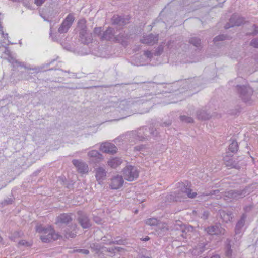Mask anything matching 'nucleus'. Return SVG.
Segmentation results:
<instances>
[{"label":"nucleus","mask_w":258,"mask_h":258,"mask_svg":"<svg viewBox=\"0 0 258 258\" xmlns=\"http://www.w3.org/2000/svg\"><path fill=\"white\" fill-rule=\"evenodd\" d=\"M36 231L43 234L41 236V239L43 242H48L52 240H55L60 237L58 234L55 233L54 229L51 227L44 229L41 226H38L36 227Z\"/></svg>","instance_id":"nucleus-1"},{"label":"nucleus","mask_w":258,"mask_h":258,"mask_svg":"<svg viewBox=\"0 0 258 258\" xmlns=\"http://www.w3.org/2000/svg\"><path fill=\"white\" fill-rule=\"evenodd\" d=\"M236 88L237 93L243 101L247 103L251 101L253 90L248 84L237 85Z\"/></svg>","instance_id":"nucleus-2"},{"label":"nucleus","mask_w":258,"mask_h":258,"mask_svg":"<svg viewBox=\"0 0 258 258\" xmlns=\"http://www.w3.org/2000/svg\"><path fill=\"white\" fill-rule=\"evenodd\" d=\"M252 192L251 187L250 186H246L243 189L239 190H230L226 191L225 196L227 198L238 200L245 197L246 196L250 194Z\"/></svg>","instance_id":"nucleus-3"},{"label":"nucleus","mask_w":258,"mask_h":258,"mask_svg":"<svg viewBox=\"0 0 258 258\" xmlns=\"http://www.w3.org/2000/svg\"><path fill=\"white\" fill-rule=\"evenodd\" d=\"M193 230V227L189 225L178 224V241H184L190 237V232Z\"/></svg>","instance_id":"nucleus-4"},{"label":"nucleus","mask_w":258,"mask_h":258,"mask_svg":"<svg viewBox=\"0 0 258 258\" xmlns=\"http://www.w3.org/2000/svg\"><path fill=\"white\" fill-rule=\"evenodd\" d=\"M123 175L126 180L132 181L138 178L139 172L135 167L129 166L124 169Z\"/></svg>","instance_id":"nucleus-5"},{"label":"nucleus","mask_w":258,"mask_h":258,"mask_svg":"<svg viewBox=\"0 0 258 258\" xmlns=\"http://www.w3.org/2000/svg\"><path fill=\"white\" fill-rule=\"evenodd\" d=\"M244 21V18L234 14L231 16L229 22L226 24L225 28L227 29L234 26H239L243 24Z\"/></svg>","instance_id":"nucleus-6"},{"label":"nucleus","mask_w":258,"mask_h":258,"mask_svg":"<svg viewBox=\"0 0 258 258\" xmlns=\"http://www.w3.org/2000/svg\"><path fill=\"white\" fill-rule=\"evenodd\" d=\"M205 231L209 235H224L225 230L222 228L220 224H216L215 225L209 226L205 228Z\"/></svg>","instance_id":"nucleus-7"},{"label":"nucleus","mask_w":258,"mask_h":258,"mask_svg":"<svg viewBox=\"0 0 258 258\" xmlns=\"http://www.w3.org/2000/svg\"><path fill=\"white\" fill-rule=\"evenodd\" d=\"M232 157V156L227 154L224 157L223 160L225 164L229 168H235L239 170L241 168V166L239 164V162L234 160Z\"/></svg>","instance_id":"nucleus-8"},{"label":"nucleus","mask_w":258,"mask_h":258,"mask_svg":"<svg viewBox=\"0 0 258 258\" xmlns=\"http://www.w3.org/2000/svg\"><path fill=\"white\" fill-rule=\"evenodd\" d=\"M247 215L245 213H243L240 218L237 222L235 227V233L236 235L240 234L242 233V228L245 224Z\"/></svg>","instance_id":"nucleus-9"},{"label":"nucleus","mask_w":258,"mask_h":258,"mask_svg":"<svg viewBox=\"0 0 258 258\" xmlns=\"http://www.w3.org/2000/svg\"><path fill=\"white\" fill-rule=\"evenodd\" d=\"M218 214L222 221L226 223L231 222L233 219V212L231 211L219 210Z\"/></svg>","instance_id":"nucleus-10"},{"label":"nucleus","mask_w":258,"mask_h":258,"mask_svg":"<svg viewBox=\"0 0 258 258\" xmlns=\"http://www.w3.org/2000/svg\"><path fill=\"white\" fill-rule=\"evenodd\" d=\"M73 163L77 168V171L81 173H87L88 172V165L81 161L78 160H73Z\"/></svg>","instance_id":"nucleus-11"},{"label":"nucleus","mask_w":258,"mask_h":258,"mask_svg":"<svg viewBox=\"0 0 258 258\" xmlns=\"http://www.w3.org/2000/svg\"><path fill=\"white\" fill-rule=\"evenodd\" d=\"M100 149L103 152L114 153L116 152L117 148L111 143H104L101 145Z\"/></svg>","instance_id":"nucleus-12"},{"label":"nucleus","mask_w":258,"mask_h":258,"mask_svg":"<svg viewBox=\"0 0 258 258\" xmlns=\"http://www.w3.org/2000/svg\"><path fill=\"white\" fill-rule=\"evenodd\" d=\"M123 184V180L120 176H117L111 179L110 187L112 189H117L121 187Z\"/></svg>","instance_id":"nucleus-13"},{"label":"nucleus","mask_w":258,"mask_h":258,"mask_svg":"<svg viewBox=\"0 0 258 258\" xmlns=\"http://www.w3.org/2000/svg\"><path fill=\"white\" fill-rule=\"evenodd\" d=\"M193 214L203 220H207L210 216V212L208 210H205L203 208L198 209L197 210H194L192 211Z\"/></svg>","instance_id":"nucleus-14"},{"label":"nucleus","mask_w":258,"mask_h":258,"mask_svg":"<svg viewBox=\"0 0 258 258\" xmlns=\"http://www.w3.org/2000/svg\"><path fill=\"white\" fill-rule=\"evenodd\" d=\"M158 40V36H154L152 34L149 35L144 37L142 40L141 42L143 43L149 45H152L157 43Z\"/></svg>","instance_id":"nucleus-15"},{"label":"nucleus","mask_w":258,"mask_h":258,"mask_svg":"<svg viewBox=\"0 0 258 258\" xmlns=\"http://www.w3.org/2000/svg\"><path fill=\"white\" fill-rule=\"evenodd\" d=\"M189 82V79L178 80V85L180 86V88H178V91H180V93L184 92L185 90L190 88Z\"/></svg>","instance_id":"nucleus-16"},{"label":"nucleus","mask_w":258,"mask_h":258,"mask_svg":"<svg viewBox=\"0 0 258 258\" xmlns=\"http://www.w3.org/2000/svg\"><path fill=\"white\" fill-rule=\"evenodd\" d=\"M238 144L236 140H233L228 147V151L226 152L227 155L233 156V154L236 153L238 149Z\"/></svg>","instance_id":"nucleus-17"},{"label":"nucleus","mask_w":258,"mask_h":258,"mask_svg":"<svg viewBox=\"0 0 258 258\" xmlns=\"http://www.w3.org/2000/svg\"><path fill=\"white\" fill-rule=\"evenodd\" d=\"M197 118L199 120H206L209 119L211 115L204 110H199L196 112Z\"/></svg>","instance_id":"nucleus-18"},{"label":"nucleus","mask_w":258,"mask_h":258,"mask_svg":"<svg viewBox=\"0 0 258 258\" xmlns=\"http://www.w3.org/2000/svg\"><path fill=\"white\" fill-rule=\"evenodd\" d=\"M206 245L204 243L198 244L192 250V254L197 256L201 254L206 249Z\"/></svg>","instance_id":"nucleus-19"},{"label":"nucleus","mask_w":258,"mask_h":258,"mask_svg":"<svg viewBox=\"0 0 258 258\" xmlns=\"http://www.w3.org/2000/svg\"><path fill=\"white\" fill-rule=\"evenodd\" d=\"M72 218L70 215L62 214L58 216L56 221V224L67 223L71 221Z\"/></svg>","instance_id":"nucleus-20"},{"label":"nucleus","mask_w":258,"mask_h":258,"mask_svg":"<svg viewBox=\"0 0 258 258\" xmlns=\"http://www.w3.org/2000/svg\"><path fill=\"white\" fill-rule=\"evenodd\" d=\"M189 43L199 50H201L202 48L201 40L198 37H194L190 38L189 40Z\"/></svg>","instance_id":"nucleus-21"},{"label":"nucleus","mask_w":258,"mask_h":258,"mask_svg":"<svg viewBox=\"0 0 258 258\" xmlns=\"http://www.w3.org/2000/svg\"><path fill=\"white\" fill-rule=\"evenodd\" d=\"M231 240L227 239L226 240V251H225V255L226 257L228 258H231L232 254L233 252V250L231 249V245L230 244Z\"/></svg>","instance_id":"nucleus-22"},{"label":"nucleus","mask_w":258,"mask_h":258,"mask_svg":"<svg viewBox=\"0 0 258 258\" xmlns=\"http://www.w3.org/2000/svg\"><path fill=\"white\" fill-rule=\"evenodd\" d=\"M106 175L105 170L102 168H98L96 169V177L98 181L103 179Z\"/></svg>","instance_id":"nucleus-23"},{"label":"nucleus","mask_w":258,"mask_h":258,"mask_svg":"<svg viewBox=\"0 0 258 258\" xmlns=\"http://www.w3.org/2000/svg\"><path fill=\"white\" fill-rule=\"evenodd\" d=\"M121 163L118 158H113L108 161V164L111 168H115Z\"/></svg>","instance_id":"nucleus-24"},{"label":"nucleus","mask_w":258,"mask_h":258,"mask_svg":"<svg viewBox=\"0 0 258 258\" xmlns=\"http://www.w3.org/2000/svg\"><path fill=\"white\" fill-rule=\"evenodd\" d=\"M75 20V18L73 14H69L65 18V19L62 22L64 23V24L68 25L69 27H71L74 21Z\"/></svg>","instance_id":"nucleus-25"},{"label":"nucleus","mask_w":258,"mask_h":258,"mask_svg":"<svg viewBox=\"0 0 258 258\" xmlns=\"http://www.w3.org/2000/svg\"><path fill=\"white\" fill-rule=\"evenodd\" d=\"M79 223L83 228H87L90 226L89 221L86 217L80 218Z\"/></svg>","instance_id":"nucleus-26"},{"label":"nucleus","mask_w":258,"mask_h":258,"mask_svg":"<svg viewBox=\"0 0 258 258\" xmlns=\"http://www.w3.org/2000/svg\"><path fill=\"white\" fill-rule=\"evenodd\" d=\"M189 187L190 186H188V183L187 182H178V188L182 193H185Z\"/></svg>","instance_id":"nucleus-27"},{"label":"nucleus","mask_w":258,"mask_h":258,"mask_svg":"<svg viewBox=\"0 0 258 258\" xmlns=\"http://www.w3.org/2000/svg\"><path fill=\"white\" fill-rule=\"evenodd\" d=\"M220 190L219 189L216 190H212L210 191V192H204L202 193L201 195H199L198 197L199 198H201L202 197L204 196H213V195H217L219 194Z\"/></svg>","instance_id":"nucleus-28"},{"label":"nucleus","mask_w":258,"mask_h":258,"mask_svg":"<svg viewBox=\"0 0 258 258\" xmlns=\"http://www.w3.org/2000/svg\"><path fill=\"white\" fill-rule=\"evenodd\" d=\"M88 155L90 157H94L97 159H101L102 155L96 150H92L89 152Z\"/></svg>","instance_id":"nucleus-29"},{"label":"nucleus","mask_w":258,"mask_h":258,"mask_svg":"<svg viewBox=\"0 0 258 258\" xmlns=\"http://www.w3.org/2000/svg\"><path fill=\"white\" fill-rule=\"evenodd\" d=\"M227 38V36L224 34H220L214 38L213 41L215 44L217 42L222 41L225 40Z\"/></svg>","instance_id":"nucleus-30"},{"label":"nucleus","mask_w":258,"mask_h":258,"mask_svg":"<svg viewBox=\"0 0 258 258\" xmlns=\"http://www.w3.org/2000/svg\"><path fill=\"white\" fill-rule=\"evenodd\" d=\"M180 120L184 122L187 123H191L194 122V119L191 117L182 115L180 116Z\"/></svg>","instance_id":"nucleus-31"},{"label":"nucleus","mask_w":258,"mask_h":258,"mask_svg":"<svg viewBox=\"0 0 258 258\" xmlns=\"http://www.w3.org/2000/svg\"><path fill=\"white\" fill-rule=\"evenodd\" d=\"M70 27L68 25L64 24V23H62L60 27L58 29V32L60 33H66Z\"/></svg>","instance_id":"nucleus-32"},{"label":"nucleus","mask_w":258,"mask_h":258,"mask_svg":"<svg viewBox=\"0 0 258 258\" xmlns=\"http://www.w3.org/2000/svg\"><path fill=\"white\" fill-rule=\"evenodd\" d=\"M145 223L147 225L154 226L158 224V220L156 218H149L146 220Z\"/></svg>","instance_id":"nucleus-33"},{"label":"nucleus","mask_w":258,"mask_h":258,"mask_svg":"<svg viewBox=\"0 0 258 258\" xmlns=\"http://www.w3.org/2000/svg\"><path fill=\"white\" fill-rule=\"evenodd\" d=\"M253 31L251 32L248 33L247 34L251 36H256L258 34V26L253 24L252 26Z\"/></svg>","instance_id":"nucleus-34"},{"label":"nucleus","mask_w":258,"mask_h":258,"mask_svg":"<svg viewBox=\"0 0 258 258\" xmlns=\"http://www.w3.org/2000/svg\"><path fill=\"white\" fill-rule=\"evenodd\" d=\"M185 194H186L187 197L189 198H194L197 195L196 192H192V190L190 188V187L188 188L187 191H186Z\"/></svg>","instance_id":"nucleus-35"},{"label":"nucleus","mask_w":258,"mask_h":258,"mask_svg":"<svg viewBox=\"0 0 258 258\" xmlns=\"http://www.w3.org/2000/svg\"><path fill=\"white\" fill-rule=\"evenodd\" d=\"M250 45L254 48H258V37L253 39L251 41Z\"/></svg>","instance_id":"nucleus-36"},{"label":"nucleus","mask_w":258,"mask_h":258,"mask_svg":"<svg viewBox=\"0 0 258 258\" xmlns=\"http://www.w3.org/2000/svg\"><path fill=\"white\" fill-rule=\"evenodd\" d=\"M254 205L253 204H251L245 206L243 209L245 212H249L254 208Z\"/></svg>","instance_id":"nucleus-37"},{"label":"nucleus","mask_w":258,"mask_h":258,"mask_svg":"<svg viewBox=\"0 0 258 258\" xmlns=\"http://www.w3.org/2000/svg\"><path fill=\"white\" fill-rule=\"evenodd\" d=\"M73 230L75 231L74 233H72V232H71V233H67L66 235H65L66 237L67 238L74 237L76 236V230H75V228H74Z\"/></svg>","instance_id":"nucleus-38"},{"label":"nucleus","mask_w":258,"mask_h":258,"mask_svg":"<svg viewBox=\"0 0 258 258\" xmlns=\"http://www.w3.org/2000/svg\"><path fill=\"white\" fill-rule=\"evenodd\" d=\"M45 1V0H35L34 3L37 6H40L44 3Z\"/></svg>","instance_id":"nucleus-39"},{"label":"nucleus","mask_w":258,"mask_h":258,"mask_svg":"<svg viewBox=\"0 0 258 258\" xmlns=\"http://www.w3.org/2000/svg\"><path fill=\"white\" fill-rule=\"evenodd\" d=\"M19 243L20 245H25L27 246H30V245H31V243L26 242L25 240H22V241H20Z\"/></svg>","instance_id":"nucleus-40"},{"label":"nucleus","mask_w":258,"mask_h":258,"mask_svg":"<svg viewBox=\"0 0 258 258\" xmlns=\"http://www.w3.org/2000/svg\"><path fill=\"white\" fill-rule=\"evenodd\" d=\"M86 23V20L85 19H81L78 22V25H80L81 24L84 25Z\"/></svg>","instance_id":"nucleus-41"},{"label":"nucleus","mask_w":258,"mask_h":258,"mask_svg":"<svg viewBox=\"0 0 258 258\" xmlns=\"http://www.w3.org/2000/svg\"><path fill=\"white\" fill-rule=\"evenodd\" d=\"M144 54L148 57H150L151 56V53L149 51H145L144 52Z\"/></svg>","instance_id":"nucleus-42"},{"label":"nucleus","mask_w":258,"mask_h":258,"mask_svg":"<svg viewBox=\"0 0 258 258\" xmlns=\"http://www.w3.org/2000/svg\"><path fill=\"white\" fill-rule=\"evenodd\" d=\"M80 252H82L85 254H88L89 253V251L87 250H80Z\"/></svg>","instance_id":"nucleus-43"},{"label":"nucleus","mask_w":258,"mask_h":258,"mask_svg":"<svg viewBox=\"0 0 258 258\" xmlns=\"http://www.w3.org/2000/svg\"><path fill=\"white\" fill-rule=\"evenodd\" d=\"M210 258H220V256L218 254L213 255Z\"/></svg>","instance_id":"nucleus-44"},{"label":"nucleus","mask_w":258,"mask_h":258,"mask_svg":"<svg viewBox=\"0 0 258 258\" xmlns=\"http://www.w3.org/2000/svg\"><path fill=\"white\" fill-rule=\"evenodd\" d=\"M113 21H114V22H113V23H120V22L121 21V19H119V22H116V21H115V16H114V17H113Z\"/></svg>","instance_id":"nucleus-45"},{"label":"nucleus","mask_w":258,"mask_h":258,"mask_svg":"<svg viewBox=\"0 0 258 258\" xmlns=\"http://www.w3.org/2000/svg\"><path fill=\"white\" fill-rule=\"evenodd\" d=\"M217 1H220V3H221V4H223V3H224L226 0H217Z\"/></svg>","instance_id":"nucleus-46"},{"label":"nucleus","mask_w":258,"mask_h":258,"mask_svg":"<svg viewBox=\"0 0 258 258\" xmlns=\"http://www.w3.org/2000/svg\"><path fill=\"white\" fill-rule=\"evenodd\" d=\"M149 239H150V238H149V237H146V238H145L143 239V240H144V241H148V240H149Z\"/></svg>","instance_id":"nucleus-47"},{"label":"nucleus","mask_w":258,"mask_h":258,"mask_svg":"<svg viewBox=\"0 0 258 258\" xmlns=\"http://www.w3.org/2000/svg\"><path fill=\"white\" fill-rule=\"evenodd\" d=\"M81 212H78V214H79V215L81 214Z\"/></svg>","instance_id":"nucleus-48"},{"label":"nucleus","mask_w":258,"mask_h":258,"mask_svg":"<svg viewBox=\"0 0 258 258\" xmlns=\"http://www.w3.org/2000/svg\"><path fill=\"white\" fill-rule=\"evenodd\" d=\"M182 246V245H180V246ZM180 247V246H179V245H178V247Z\"/></svg>","instance_id":"nucleus-49"}]
</instances>
